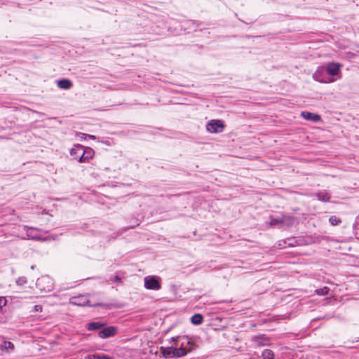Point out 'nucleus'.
Wrapping results in <instances>:
<instances>
[{
    "instance_id": "nucleus-28",
    "label": "nucleus",
    "mask_w": 359,
    "mask_h": 359,
    "mask_svg": "<svg viewBox=\"0 0 359 359\" xmlns=\"http://www.w3.org/2000/svg\"><path fill=\"white\" fill-rule=\"evenodd\" d=\"M34 267H35V266H34V265H32V266H31V269H34Z\"/></svg>"
},
{
    "instance_id": "nucleus-22",
    "label": "nucleus",
    "mask_w": 359,
    "mask_h": 359,
    "mask_svg": "<svg viewBox=\"0 0 359 359\" xmlns=\"http://www.w3.org/2000/svg\"><path fill=\"white\" fill-rule=\"evenodd\" d=\"M329 221L330 224L333 226L337 225L341 223V219L335 216H332L330 217Z\"/></svg>"
},
{
    "instance_id": "nucleus-21",
    "label": "nucleus",
    "mask_w": 359,
    "mask_h": 359,
    "mask_svg": "<svg viewBox=\"0 0 359 359\" xmlns=\"http://www.w3.org/2000/svg\"><path fill=\"white\" fill-rule=\"evenodd\" d=\"M329 292H330V289L327 287H324L323 288L317 289L316 290V292L318 295H327V294H328Z\"/></svg>"
},
{
    "instance_id": "nucleus-13",
    "label": "nucleus",
    "mask_w": 359,
    "mask_h": 359,
    "mask_svg": "<svg viewBox=\"0 0 359 359\" xmlns=\"http://www.w3.org/2000/svg\"><path fill=\"white\" fill-rule=\"evenodd\" d=\"M104 327V324L101 322H90L88 323L87 328L90 331L100 330Z\"/></svg>"
},
{
    "instance_id": "nucleus-11",
    "label": "nucleus",
    "mask_w": 359,
    "mask_h": 359,
    "mask_svg": "<svg viewBox=\"0 0 359 359\" xmlns=\"http://www.w3.org/2000/svg\"><path fill=\"white\" fill-rule=\"evenodd\" d=\"M301 116L306 120L318 122L320 120V116L318 114H313L309 111H302Z\"/></svg>"
},
{
    "instance_id": "nucleus-5",
    "label": "nucleus",
    "mask_w": 359,
    "mask_h": 359,
    "mask_svg": "<svg viewBox=\"0 0 359 359\" xmlns=\"http://www.w3.org/2000/svg\"><path fill=\"white\" fill-rule=\"evenodd\" d=\"M144 287L148 290H158L161 285L157 277L149 276L144 278Z\"/></svg>"
},
{
    "instance_id": "nucleus-1",
    "label": "nucleus",
    "mask_w": 359,
    "mask_h": 359,
    "mask_svg": "<svg viewBox=\"0 0 359 359\" xmlns=\"http://www.w3.org/2000/svg\"><path fill=\"white\" fill-rule=\"evenodd\" d=\"M175 346H178V340H177V342L175 343ZM184 343L182 342L180 344L179 348H172V347H167L164 348L162 350V354L163 357L165 358H180L182 356H184L187 355L189 351H187L184 348Z\"/></svg>"
},
{
    "instance_id": "nucleus-23",
    "label": "nucleus",
    "mask_w": 359,
    "mask_h": 359,
    "mask_svg": "<svg viewBox=\"0 0 359 359\" xmlns=\"http://www.w3.org/2000/svg\"><path fill=\"white\" fill-rule=\"evenodd\" d=\"M90 359H112V358L107 355H105L94 354L90 357Z\"/></svg>"
},
{
    "instance_id": "nucleus-26",
    "label": "nucleus",
    "mask_w": 359,
    "mask_h": 359,
    "mask_svg": "<svg viewBox=\"0 0 359 359\" xmlns=\"http://www.w3.org/2000/svg\"><path fill=\"white\" fill-rule=\"evenodd\" d=\"M87 137L91 139V140H95L96 139V137L95 135H87Z\"/></svg>"
},
{
    "instance_id": "nucleus-8",
    "label": "nucleus",
    "mask_w": 359,
    "mask_h": 359,
    "mask_svg": "<svg viewBox=\"0 0 359 359\" xmlns=\"http://www.w3.org/2000/svg\"><path fill=\"white\" fill-rule=\"evenodd\" d=\"M224 126L220 120H213L209 122L206 128L211 133H220L224 130Z\"/></svg>"
},
{
    "instance_id": "nucleus-6",
    "label": "nucleus",
    "mask_w": 359,
    "mask_h": 359,
    "mask_svg": "<svg viewBox=\"0 0 359 359\" xmlns=\"http://www.w3.org/2000/svg\"><path fill=\"white\" fill-rule=\"evenodd\" d=\"M292 217L287 215H281L280 217H271L269 224L272 226L280 225L290 226L292 224Z\"/></svg>"
},
{
    "instance_id": "nucleus-25",
    "label": "nucleus",
    "mask_w": 359,
    "mask_h": 359,
    "mask_svg": "<svg viewBox=\"0 0 359 359\" xmlns=\"http://www.w3.org/2000/svg\"><path fill=\"white\" fill-rule=\"evenodd\" d=\"M79 137H80L81 138H84L86 139L87 137V134L86 133H78L77 135Z\"/></svg>"
},
{
    "instance_id": "nucleus-3",
    "label": "nucleus",
    "mask_w": 359,
    "mask_h": 359,
    "mask_svg": "<svg viewBox=\"0 0 359 359\" xmlns=\"http://www.w3.org/2000/svg\"><path fill=\"white\" fill-rule=\"evenodd\" d=\"M313 78L314 80L320 83H331L334 81V79L329 77L328 74L325 71L323 66L318 67L317 70L313 75Z\"/></svg>"
},
{
    "instance_id": "nucleus-12",
    "label": "nucleus",
    "mask_w": 359,
    "mask_h": 359,
    "mask_svg": "<svg viewBox=\"0 0 359 359\" xmlns=\"http://www.w3.org/2000/svg\"><path fill=\"white\" fill-rule=\"evenodd\" d=\"M88 301L83 299V297H74L71 298L70 302L75 305L85 306Z\"/></svg>"
},
{
    "instance_id": "nucleus-24",
    "label": "nucleus",
    "mask_w": 359,
    "mask_h": 359,
    "mask_svg": "<svg viewBox=\"0 0 359 359\" xmlns=\"http://www.w3.org/2000/svg\"><path fill=\"white\" fill-rule=\"evenodd\" d=\"M34 310L36 312L41 311H42V306H40V305H36V306H34Z\"/></svg>"
},
{
    "instance_id": "nucleus-20",
    "label": "nucleus",
    "mask_w": 359,
    "mask_h": 359,
    "mask_svg": "<svg viewBox=\"0 0 359 359\" xmlns=\"http://www.w3.org/2000/svg\"><path fill=\"white\" fill-rule=\"evenodd\" d=\"M79 147H83V146L81 144H76L70 151L71 156H74V158L75 159H76V157L77 155H81V154H79V151L78 150H76V149H79Z\"/></svg>"
},
{
    "instance_id": "nucleus-16",
    "label": "nucleus",
    "mask_w": 359,
    "mask_h": 359,
    "mask_svg": "<svg viewBox=\"0 0 359 359\" xmlns=\"http://www.w3.org/2000/svg\"><path fill=\"white\" fill-rule=\"evenodd\" d=\"M253 341L259 346H266L268 344L269 339L266 337L257 336L253 338Z\"/></svg>"
},
{
    "instance_id": "nucleus-18",
    "label": "nucleus",
    "mask_w": 359,
    "mask_h": 359,
    "mask_svg": "<svg viewBox=\"0 0 359 359\" xmlns=\"http://www.w3.org/2000/svg\"><path fill=\"white\" fill-rule=\"evenodd\" d=\"M14 348V344L11 341H4L1 345H0V349L1 350H13Z\"/></svg>"
},
{
    "instance_id": "nucleus-10",
    "label": "nucleus",
    "mask_w": 359,
    "mask_h": 359,
    "mask_svg": "<svg viewBox=\"0 0 359 359\" xmlns=\"http://www.w3.org/2000/svg\"><path fill=\"white\" fill-rule=\"evenodd\" d=\"M55 83H57V86L60 89L67 90L73 86L72 82L68 79L56 80Z\"/></svg>"
},
{
    "instance_id": "nucleus-2",
    "label": "nucleus",
    "mask_w": 359,
    "mask_h": 359,
    "mask_svg": "<svg viewBox=\"0 0 359 359\" xmlns=\"http://www.w3.org/2000/svg\"><path fill=\"white\" fill-rule=\"evenodd\" d=\"M36 286L41 292H49L54 289L53 280L49 276H42L39 278Z\"/></svg>"
},
{
    "instance_id": "nucleus-4",
    "label": "nucleus",
    "mask_w": 359,
    "mask_h": 359,
    "mask_svg": "<svg viewBox=\"0 0 359 359\" xmlns=\"http://www.w3.org/2000/svg\"><path fill=\"white\" fill-rule=\"evenodd\" d=\"M81 155H77L76 159L81 163L86 162L89 159H91L94 156V150L90 147H79L76 149Z\"/></svg>"
},
{
    "instance_id": "nucleus-14",
    "label": "nucleus",
    "mask_w": 359,
    "mask_h": 359,
    "mask_svg": "<svg viewBox=\"0 0 359 359\" xmlns=\"http://www.w3.org/2000/svg\"><path fill=\"white\" fill-rule=\"evenodd\" d=\"M181 339L183 340L182 342H184V344H187V345L188 346V347L184 346V348L187 351H189L188 353L192 351L194 349L195 344L194 343V341L188 339L187 337H183L182 338H181Z\"/></svg>"
},
{
    "instance_id": "nucleus-9",
    "label": "nucleus",
    "mask_w": 359,
    "mask_h": 359,
    "mask_svg": "<svg viewBox=\"0 0 359 359\" xmlns=\"http://www.w3.org/2000/svg\"><path fill=\"white\" fill-rule=\"evenodd\" d=\"M117 329L114 326L102 327L98 332L99 337L102 339L109 338L116 334Z\"/></svg>"
},
{
    "instance_id": "nucleus-15",
    "label": "nucleus",
    "mask_w": 359,
    "mask_h": 359,
    "mask_svg": "<svg viewBox=\"0 0 359 359\" xmlns=\"http://www.w3.org/2000/svg\"><path fill=\"white\" fill-rule=\"evenodd\" d=\"M203 321V316L200 313L194 314L191 318V323L195 325H199L202 324Z\"/></svg>"
},
{
    "instance_id": "nucleus-27",
    "label": "nucleus",
    "mask_w": 359,
    "mask_h": 359,
    "mask_svg": "<svg viewBox=\"0 0 359 359\" xmlns=\"http://www.w3.org/2000/svg\"><path fill=\"white\" fill-rule=\"evenodd\" d=\"M115 280L119 281L121 279L118 276H115Z\"/></svg>"
},
{
    "instance_id": "nucleus-7",
    "label": "nucleus",
    "mask_w": 359,
    "mask_h": 359,
    "mask_svg": "<svg viewBox=\"0 0 359 359\" xmlns=\"http://www.w3.org/2000/svg\"><path fill=\"white\" fill-rule=\"evenodd\" d=\"M341 67V65L338 62H330L326 67H324V69L331 78V76H338L340 74Z\"/></svg>"
},
{
    "instance_id": "nucleus-19",
    "label": "nucleus",
    "mask_w": 359,
    "mask_h": 359,
    "mask_svg": "<svg viewBox=\"0 0 359 359\" xmlns=\"http://www.w3.org/2000/svg\"><path fill=\"white\" fill-rule=\"evenodd\" d=\"M264 359H274V353L271 350L265 349L262 352Z\"/></svg>"
},
{
    "instance_id": "nucleus-17",
    "label": "nucleus",
    "mask_w": 359,
    "mask_h": 359,
    "mask_svg": "<svg viewBox=\"0 0 359 359\" xmlns=\"http://www.w3.org/2000/svg\"><path fill=\"white\" fill-rule=\"evenodd\" d=\"M316 197L319 201L328 202L330 199V194L326 191H321L316 194Z\"/></svg>"
}]
</instances>
